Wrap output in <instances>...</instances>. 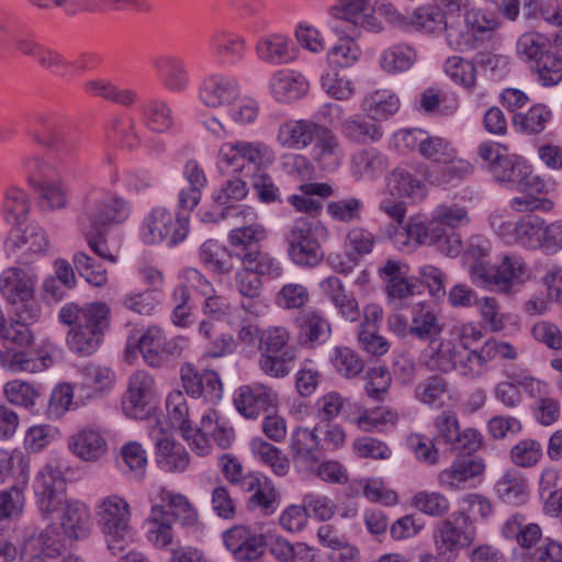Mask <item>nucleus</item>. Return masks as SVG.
<instances>
[{"instance_id": "nucleus-59", "label": "nucleus", "mask_w": 562, "mask_h": 562, "mask_svg": "<svg viewBox=\"0 0 562 562\" xmlns=\"http://www.w3.org/2000/svg\"><path fill=\"white\" fill-rule=\"evenodd\" d=\"M143 119L145 125L156 133H164L172 125L171 109L161 100H149L143 104Z\"/></svg>"}, {"instance_id": "nucleus-46", "label": "nucleus", "mask_w": 562, "mask_h": 562, "mask_svg": "<svg viewBox=\"0 0 562 562\" xmlns=\"http://www.w3.org/2000/svg\"><path fill=\"white\" fill-rule=\"evenodd\" d=\"M72 452L86 461H94L106 452V442L103 436L94 429H86L79 432L69 442Z\"/></svg>"}, {"instance_id": "nucleus-41", "label": "nucleus", "mask_w": 562, "mask_h": 562, "mask_svg": "<svg viewBox=\"0 0 562 562\" xmlns=\"http://www.w3.org/2000/svg\"><path fill=\"white\" fill-rule=\"evenodd\" d=\"M498 497L510 505H522L528 498V483L525 476L515 469L506 471L496 483Z\"/></svg>"}, {"instance_id": "nucleus-58", "label": "nucleus", "mask_w": 562, "mask_h": 562, "mask_svg": "<svg viewBox=\"0 0 562 562\" xmlns=\"http://www.w3.org/2000/svg\"><path fill=\"white\" fill-rule=\"evenodd\" d=\"M448 392L447 380L440 375H431L416 386L415 398L425 405L440 407Z\"/></svg>"}, {"instance_id": "nucleus-13", "label": "nucleus", "mask_w": 562, "mask_h": 562, "mask_svg": "<svg viewBox=\"0 0 562 562\" xmlns=\"http://www.w3.org/2000/svg\"><path fill=\"white\" fill-rule=\"evenodd\" d=\"M248 193L247 182L243 178L234 177L225 186L213 193L212 210L203 214L204 222H218L221 220L252 215L249 207L237 204Z\"/></svg>"}, {"instance_id": "nucleus-3", "label": "nucleus", "mask_w": 562, "mask_h": 562, "mask_svg": "<svg viewBox=\"0 0 562 562\" xmlns=\"http://www.w3.org/2000/svg\"><path fill=\"white\" fill-rule=\"evenodd\" d=\"M327 235V228L319 221L296 218L284 235L289 258L296 266H317L324 258L321 244Z\"/></svg>"}, {"instance_id": "nucleus-50", "label": "nucleus", "mask_w": 562, "mask_h": 562, "mask_svg": "<svg viewBox=\"0 0 562 562\" xmlns=\"http://www.w3.org/2000/svg\"><path fill=\"white\" fill-rule=\"evenodd\" d=\"M159 498L171 508V522L179 520L182 526L191 527L198 521V512L184 495L161 488Z\"/></svg>"}, {"instance_id": "nucleus-1", "label": "nucleus", "mask_w": 562, "mask_h": 562, "mask_svg": "<svg viewBox=\"0 0 562 562\" xmlns=\"http://www.w3.org/2000/svg\"><path fill=\"white\" fill-rule=\"evenodd\" d=\"M60 323L71 326L67 335L69 349L82 357L94 353L101 346L104 333L110 326L111 311L102 302L65 304L59 313Z\"/></svg>"}, {"instance_id": "nucleus-57", "label": "nucleus", "mask_w": 562, "mask_h": 562, "mask_svg": "<svg viewBox=\"0 0 562 562\" xmlns=\"http://www.w3.org/2000/svg\"><path fill=\"white\" fill-rule=\"evenodd\" d=\"M551 119V111L543 104L532 105L526 113H515L513 125L517 131L539 134Z\"/></svg>"}, {"instance_id": "nucleus-27", "label": "nucleus", "mask_w": 562, "mask_h": 562, "mask_svg": "<svg viewBox=\"0 0 562 562\" xmlns=\"http://www.w3.org/2000/svg\"><path fill=\"white\" fill-rule=\"evenodd\" d=\"M313 157L318 166L328 172L337 170L344 159V149L338 137L327 127L318 132L313 147Z\"/></svg>"}, {"instance_id": "nucleus-63", "label": "nucleus", "mask_w": 562, "mask_h": 562, "mask_svg": "<svg viewBox=\"0 0 562 562\" xmlns=\"http://www.w3.org/2000/svg\"><path fill=\"white\" fill-rule=\"evenodd\" d=\"M202 431L210 434V437L222 449H227L234 441L233 427L221 419L218 413L214 409H210L202 416Z\"/></svg>"}, {"instance_id": "nucleus-16", "label": "nucleus", "mask_w": 562, "mask_h": 562, "mask_svg": "<svg viewBox=\"0 0 562 562\" xmlns=\"http://www.w3.org/2000/svg\"><path fill=\"white\" fill-rule=\"evenodd\" d=\"M149 436L155 442L156 462L159 469L169 473L187 470L190 464L188 451L169 436L161 420L155 419L149 428Z\"/></svg>"}, {"instance_id": "nucleus-31", "label": "nucleus", "mask_w": 562, "mask_h": 562, "mask_svg": "<svg viewBox=\"0 0 562 562\" xmlns=\"http://www.w3.org/2000/svg\"><path fill=\"white\" fill-rule=\"evenodd\" d=\"M484 469L485 465L481 459L468 454L456 459L448 469L441 471L438 482L443 487L456 490L461 483L482 474Z\"/></svg>"}, {"instance_id": "nucleus-55", "label": "nucleus", "mask_w": 562, "mask_h": 562, "mask_svg": "<svg viewBox=\"0 0 562 562\" xmlns=\"http://www.w3.org/2000/svg\"><path fill=\"white\" fill-rule=\"evenodd\" d=\"M551 50L549 38L539 32H526L516 43V53L519 58L531 64Z\"/></svg>"}, {"instance_id": "nucleus-54", "label": "nucleus", "mask_w": 562, "mask_h": 562, "mask_svg": "<svg viewBox=\"0 0 562 562\" xmlns=\"http://www.w3.org/2000/svg\"><path fill=\"white\" fill-rule=\"evenodd\" d=\"M530 67L542 87H554L562 81V57L555 52L550 50Z\"/></svg>"}, {"instance_id": "nucleus-14", "label": "nucleus", "mask_w": 562, "mask_h": 562, "mask_svg": "<svg viewBox=\"0 0 562 562\" xmlns=\"http://www.w3.org/2000/svg\"><path fill=\"white\" fill-rule=\"evenodd\" d=\"M76 404L82 405L105 397L114 387L115 372L108 366L89 362L78 368Z\"/></svg>"}, {"instance_id": "nucleus-15", "label": "nucleus", "mask_w": 562, "mask_h": 562, "mask_svg": "<svg viewBox=\"0 0 562 562\" xmlns=\"http://www.w3.org/2000/svg\"><path fill=\"white\" fill-rule=\"evenodd\" d=\"M33 488L38 509L47 518L65 502L66 480L61 467L45 464L36 474Z\"/></svg>"}, {"instance_id": "nucleus-40", "label": "nucleus", "mask_w": 562, "mask_h": 562, "mask_svg": "<svg viewBox=\"0 0 562 562\" xmlns=\"http://www.w3.org/2000/svg\"><path fill=\"white\" fill-rule=\"evenodd\" d=\"M271 93L280 102H291L300 99L307 90L306 81L290 71H277L269 83Z\"/></svg>"}, {"instance_id": "nucleus-53", "label": "nucleus", "mask_w": 562, "mask_h": 562, "mask_svg": "<svg viewBox=\"0 0 562 562\" xmlns=\"http://www.w3.org/2000/svg\"><path fill=\"white\" fill-rule=\"evenodd\" d=\"M46 361L45 358H29L24 351L10 346L0 351L1 366L11 372H40L47 367Z\"/></svg>"}, {"instance_id": "nucleus-29", "label": "nucleus", "mask_w": 562, "mask_h": 562, "mask_svg": "<svg viewBox=\"0 0 562 562\" xmlns=\"http://www.w3.org/2000/svg\"><path fill=\"white\" fill-rule=\"evenodd\" d=\"M322 127L306 120L289 121L280 125L277 139L283 147L303 149L316 138Z\"/></svg>"}, {"instance_id": "nucleus-11", "label": "nucleus", "mask_w": 562, "mask_h": 562, "mask_svg": "<svg viewBox=\"0 0 562 562\" xmlns=\"http://www.w3.org/2000/svg\"><path fill=\"white\" fill-rule=\"evenodd\" d=\"M289 334L283 327H272L259 335V367L272 378H283L290 373L296 356L288 348Z\"/></svg>"}, {"instance_id": "nucleus-45", "label": "nucleus", "mask_w": 562, "mask_h": 562, "mask_svg": "<svg viewBox=\"0 0 562 562\" xmlns=\"http://www.w3.org/2000/svg\"><path fill=\"white\" fill-rule=\"evenodd\" d=\"M544 220L537 214H526L514 224V240L521 247L536 250L541 248Z\"/></svg>"}, {"instance_id": "nucleus-36", "label": "nucleus", "mask_w": 562, "mask_h": 562, "mask_svg": "<svg viewBox=\"0 0 562 562\" xmlns=\"http://www.w3.org/2000/svg\"><path fill=\"white\" fill-rule=\"evenodd\" d=\"M162 85L170 91H183L189 83L188 71L176 56H161L153 61Z\"/></svg>"}, {"instance_id": "nucleus-51", "label": "nucleus", "mask_w": 562, "mask_h": 562, "mask_svg": "<svg viewBox=\"0 0 562 562\" xmlns=\"http://www.w3.org/2000/svg\"><path fill=\"white\" fill-rule=\"evenodd\" d=\"M462 22L464 30L472 37L473 43L477 38H483L484 36L490 37L491 34L498 31L502 26V22L497 15L480 10L467 12Z\"/></svg>"}, {"instance_id": "nucleus-4", "label": "nucleus", "mask_w": 562, "mask_h": 562, "mask_svg": "<svg viewBox=\"0 0 562 562\" xmlns=\"http://www.w3.org/2000/svg\"><path fill=\"white\" fill-rule=\"evenodd\" d=\"M276 160L273 149L263 142L234 140L224 143L218 153L222 172L251 173L269 168Z\"/></svg>"}, {"instance_id": "nucleus-35", "label": "nucleus", "mask_w": 562, "mask_h": 562, "mask_svg": "<svg viewBox=\"0 0 562 562\" xmlns=\"http://www.w3.org/2000/svg\"><path fill=\"white\" fill-rule=\"evenodd\" d=\"M361 108L370 119L385 121L398 111L400 99L392 90L376 89L363 98Z\"/></svg>"}, {"instance_id": "nucleus-26", "label": "nucleus", "mask_w": 562, "mask_h": 562, "mask_svg": "<svg viewBox=\"0 0 562 562\" xmlns=\"http://www.w3.org/2000/svg\"><path fill=\"white\" fill-rule=\"evenodd\" d=\"M14 49L24 56L34 58L44 68H67L69 63L52 48L41 44L31 34L11 37Z\"/></svg>"}, {"instance_id": "nucleus-32", "label": "nucleus", "mask_w": 562, "mask_h": 562, "mask_svg": "<svg viewBox=\"0 0 562 562\" xmlns=\"http://www.w3.org/2000/svg\"><path fill=\"white\" fill-rule=\"evenodd\" d=\"M299 340L303 346L313 348L327 340L330 335L329 323L315 311H305L295 319Z\"/></svg>"}, {"instance_id": "nucleus-42", "label": "nucleus", "mask_w": 562, "mask_h": 562, "mask_svg": "<svg viewBox=\"0 0 562 562\" xmlns=\"http://www.w3.org/2000/svg\"><path fill=\"white\" fill-rule=\"evenodd\" d=\"M265 237L266 229L260 224H251L232 229L228 234V241L233 249L229 250L228 257H236L241 260L239 254L258 250L257 243L265 239Z\"/></svg>"}, {"instance_id": "nucleus-24", "label": "nucleus", "mask_w": 562, "mask_h": 562, "mask_svg": "<svg viewBox=\"0 0 562 562\" xmlns=\"http://www.w3.org/2000/svg\"><path fill=\"white\" fill-rule=\"evenodd\" d=\"M137 347L144 361L153 368L161 367L167 357L178 352V344L168 340L162 329L149 326L137 339Z\"/></svg>"}, {"instance_id": "nucleus-8", "label": "nucleus", "mask_w": 562, "mask_h": 562, "mask_svg": "<svg viewBox=\"0 0 562 562\" xmlns=\"http://www.w3.org/2000/svg\"><path fill=\"white\" fill-rule=\"evenodd\" d=\"M35 277L29 271L11 267L0 276V292L15 306V315L25 321H37L41 307L34 300Z\"/></svg>"}, {"instance_id": "nucleus-22", "label": "nucleus", "mask_w": 562, "mask_h": 562, "mask_svg": "<svg viewBox=\"0 0 562 562\" xmlns=\"http://www.w3.org/2000/svg\"><path fill=\"white\" fill-rule=\"evenodd\" d=\"M130 215L127 203L115 196L105 198L90 204L80 217V225L102 229L111 224H120Z\"/></svg>"}, {"instance_id": "nucleus-30", "label": "nucleus", "mask_w": 562, "mask_h": 562, "mask_svg": "<svg viewBox=\"0 0 562 562\" xmlns=\"http://www.w3.org/2000/svg\"><path fill=\"white\" fill-rule=\"evenodd\" d=\"M61 508L60 526L69 539H85L90 533L89 508L79 501L64 502Z\"/></svg>"}, {"instance_id": "nucleus-62", "label": "nucleus", "mask_w": 562, "mask_h": 562, "mask_svg": "<svg viewBox=\"0 0 562 562\" xmlns=\"http://www.w3.org/2000/svg\"><path fill=\"white\" fill-rule=\"evenodd\" d=\"M487 362L483 346L479 350H459L454 370L464 378L477 379L485 373Z\"/></svg>"}, {"instance_id": "nucleus-38", "label": "nucleus", "mask_w": 562, "mask_h": 562, "mask_svg": "<svg viewBox=\"0 0 562 562\" xmlns=\"http://www.w3.org/2000/svg\"><path fill=\"white\" fill-rule=\"evenodd\" d=\"M442 331V325L434 307L426 303H418L413 308L409 333L423 340H431Z\"/></svg>"}, {"instance_id": "nucleus-18", "label": "nucleus", "mask_w": 562, "mask_h": 562, "mask_svg": "<svg viewBox=\"0 0 562 562\" xmlns=\"http://www.w3.org/2000/svg\"><path fill=\"white\" fill-rule=\"evenodd\" d=\"M48 247V238L42 227L35 224L12 227L5 240V250L19 255L22 263H30L43 255Z\"/></svg>"}, {"instance_id": "nucleus-33", "label": "nucleus", "mask_w": 562, "mask_h": 562, "mask_svg": "<svg viewBox=\"0 0 562 562\" xmlns=\"http://www.w3.org/2000/svg\"><path fill=\"white\" fill-rule=\"evenodd\" d=\"M210 48L212 55L223 65H235L245 53L246 44L240 36L216 31L210 37Z\"/></svg>"}, {"instance_id": "nucleus-2", "label": "nucleus", "mask_w": 562, "mask_h": 562, "mask_svg": "<svg viewBox=\"0 0 562 562\" xmlns=\"http://www.w3.org/2000/svg\"><path fill=\"white\" fill-rule=\"evenodd\" d=\"M469 222L468 212L457 204L438 205L431 221L419 216L409 217L405 226L392 237L394 246L403 252H412L420 245H434L442 239L447 231Z\"/></svg>"}, {"instance_id": "nucleus-19", "label": "nucleus", "mask_w": 562, "mask_h": 562, "mask_svg": "<svg viewBox=\"0 0 562 562\" xmlns=\"http://www.w3.org/2000/svg\"><path fill=\"white\" fill-rule=\"evenodd\" d=\"M319 427L295 428L290 436L289 452L294 465L304 471H314L323 459V447L317 435Z\"/></svg>"}, {"instance_id": "nucleus-60", "label": "nucleus", "mask_w": 562, "mask_h": 562, "mask_svg": "<svg viewBox=\"0 0 562 562\" xmlns=\"http://www.w3.org/2000/svg\"><path fill=\"white\" fill-rule=\"evenodd\" d=\"M226 248H222L221 245L214 239L205 240L199 250L200 261L211 271L217 274H227L233 271V265L231 260L224 259L223 255L227 254Z\"/></svg>"}, {"instance_id": "nucleus-17", "label": "nucleus", "mask_w": 562, "mask_h": 562, "mask_svg": "<svg viewBox=\"0 0 562 562\" xmlns=\"http://www.w3.org/2000/svg\"><path fill=\"white\" fill-rule=\"evenodd\" d=\"M225 548L237 562H261L266 537L246 525H235L222 533Z\"/></svg>"}, {"instance_id": "nucleus-20", "label": "nucleus", "mask_w": 562, "mask_h": 562, "mask_svg": "<svg viewBox=\"0 0 562 562\" xmlns=\"http://www.w3.org/2000/svg\"><path fill=\"white\" fill-rule=\"evenodd\" d=\"M278 402V393L259 382L241 385L234 395L236 409L249 419H256L261 413L277 407Z\"/></svg>"}, {"instance_id": "nucleus-21", "label": "nucleus", "mask_w": 562, "mask_h": 562, "mask_svg": "<svg viewBox=\"0 0 562 562\" xmlns=\"http://www.w3.org/2000/svg\"><path fill=\"white\" fill-rule=\"evenodd\" d=\"M156 396V384L153 375L139 370L128 380V387L123 397V409L132 418H142Z\"/></svg>"}, {"instance_id": "nucleus-52", "label": "nucleus", "mask_w": 562, "mask_h": 562, "mask_svg": "<svg viewBox=\"0 0 562 562\" xmlns=\"http://www.w3.org/2000/svg\"><path fill=\"white\" fill-rule=\"evenodd\" d=\"M416 60L415 49L406 44L393 45L380 56V66L389 74L408 70Z\"/></svg>"}, {"instance_id": "nucleus-12", "label": "nucleus", "mask_w": 562, "mask_h": 562, "mask_svg": "<svg viewBox=\"0 0 562 562\" xmlns=\"http://www.w3.org/2000/svg\"><path fill=\"white\" fill-rule=\"evenodd\" d=\"M436 442H442L451 450L464 454L477 451L482 445V436L474 428L460 429L457 414L443 411L434 418Z\"/></svg>"}, {"instance_id": "nucleus-37", "label": "nucleus", "mask_w": 562, "mask_h": 562, "mask_svg": "<svg viewBox=\"0 0 562 562\" xmlns=\"http://www.w3.org/2000/svg\"><path fill=\"white\" fill-rule=\"evenodd\" d=\"M64 544L54 529H46L26 544L29 562H57Z\"/></svg>"}, {"instance_id": "nucleus-43", "label": "nucleus", "mask_w": 562, "mask_h": 562, "mask_svg": "<svg viewBox=\"0 0 562 562\" xmlns=\"http://www.w3.org/2000/svg\"><path fill=\"white\" fill-rule=\"evenodd\" d=\"M387 167L386 157L375 148H364L351 157V172L356 178H374Z\"/></svg>"}, {"instance_id": "nucleus-7", "label": "nucleus", "mask_w": 562, "mask_h": 562, "mask_svg": "<svg viewBox=\"0 0 562 562\" xmlns=\"http://www.w3.org/2000/svg\"><path fill=\"white\" fill-rule=\"evenodd\" d=\"M331 30L337 35L359 38L362 30L379 32L382 25L373 14L371 0H335L329 8Z\"/></svg>"}, {"instance_id": "nucleus-23", "label": "nucleus", "mask_w": 562, "mask_h": 562, "mask_svg": "<svg viewBox=\"0 0 562 562\" xmlns=\"http://www.w3.org/2000/svg\"><path fill=\"white\" fill-rule=\"evenodd\" d=\"M240 93L237 79L225 75H212L200 87V100L209 108L233 104Z\"/></svg>"}, {"instance_id": "nucleus-61", "label": "nucleus", "mask_w": 562, "mask_h": 562, "mask_svg": "<svg viewBox=\"0 0 562 562\" xmlns=\"http://www.w3.org/2000/svg\"><path fill=\"white\" fill-rule=\"evenodd\" d=\"M166 408L172 427L182 431L184 439H189L188 432L192 430L189 422V407L184 394L179 390L169 393L166 400Z\"/></svg>"}, {"instance_id": "nucleus-10", "label": "nucleus", "mask_w": 562, "mask_h": 562, "mask_svg": "<svg viewBox=\"0 0 562 562\" xmlns=\"http://www.w3.org/2000/svg\"><path fill=\"white\" fill-rule=\"evenodd\" d=\"M95 510L108 549L112 554L122 552L127 543L126 537L130 530L128 503L113 494L102 498Z\"/></svg>"}, {"instance_id": "nucleus-34", "label": "nucleus", "mask_w": 562, "mask_h": 562, "mask_svg": "<svg viewBox=\"0 0 562 562\" xmlns=\"http://www.w3.org/2000/svg\"><path fill=\"white\" fill-rule=\"evenodd\" d=\"M256 54L260 60L272 65L286 64L295 58L289 38L282 34L261 37L256 44Z\"/></svg>"}, {"instance_id": "nucleus-44", "label": "nucleus", "mask_w": 562, "mask_h": 562, "mask_svg": "<svg viewBox=\"0 0 562 562\" xmlns=\"http://www.w3.org/2000/svg\"><path fill=\"white\" fill-rule=\"evenodd\" d=\"M387 189L393 196L420 201L426 195V186L402 168L393 170L387 179Z\"/></svg>"}, {"instance_id": "nucleus-25", "label": "nucleus", "mask_w": 562, "mask_h": 562, "mask_svg": "<svg viewBox=\"0 0 562 562\" xmlns=\"http://www.w3.org/2000/svg\"><path fill=\"white\" fill-rule=\"evenodd\" d=\"M46 134V139L41 137L40 145L48 147L60 166L71 169L81 148L79 135L64 127L59 131L49 128Z\"/></svg>"}, {"instance_id": "nucleus-6", "label": "nucleus", "mask_w": 562, "mask_h": 562, "mask_svg": "<svg viewBox=\"0 0 562 562\" xmlns=\"http://www.w3.org/2000/svg\"><path fill=\"white\" fill-rule=\"evenodd\" d=\"M474 538L472 520L464 512H454L438 521L432 532L436 553L446 562L456 561L460 552L473 543Z\"/></svg>"}, {"instance_id": "nucleus-49", "label": "nucleus", "mask_w": 562, "mask_h": 562, "mask_svg": "<svg viewBox=\"0 0 562 562\" xmlns=\"http://www.w3.org/2000/svg\"><path fill=\"white\" fill-rule=\"evenodd\" d=\"M250 449L252 454L262 463L269 465L274 474L284 476L289 472V459L272 443L260 438H255L250 442Z\"/></svg>"}, {"instance_id": "nucleus-48", "label": "nucleus", "mask_w": 562, "mask_h": 562, "mask_svg": "<svg viewBox=\"0 0 562 562\" xmlns=\"http://www.w3.org/2000/svg\"><path fill=\"white\" fill-rule=\"evenodd\" d=\"M171 224V213L165 207H155L144 220L142 239L146 244H157L168 238V225Z\"/></svg>"}, {"instance_id": "nucleus-64", "label": "nucleus", "mask_w": 562, "mask_h": 562, "mask_svg": "<svg viewBox=\"0 0 562 562\" xmlns=\"http://www.w3.org/2000/svg\"><path fill=\"white\" fill-rule=\"evenodd\" d=\"M527 175V164L517 156L508 153L498 166H494L493 178L501 183H507L515 188L517 182L522 181Z\"/></svg>"}, {"instance_id": "nucleus-39", "label": "nucleus", "mask_w": 562, "mask_h": 562, "mask_svg": "<svg viewBox=\"0 0 562 562\" xmlns=\"http://www.w3.org/2000/svg\"><path fill=\"white\" fill-rule=\"evenodd\" d=\"M147 539L156 548H167L173 539L171 514L162 505H153L147 519Z\"/></svg>"}, {"instance_id": "nucleus-47", "label": "nucleus", "mask_w": 562, "mask_h": 562, "mask_svg": "<svg viewBox=\"0 0 562 562\" xmlns=\"http://www.w3.org/2000/svg\"><path fill=\"white\" fill-rule=\"evenodd\" d=\"M85 91L93 97H100L120 105L128 106L136 101V93L131 89H120L106 79H91L83 86Z\"/></svg>"}, {"instance_id": "nucleus-5", "label": "nucleus", "mask_w": 562, "mask_h": 562, "mask_svg": "<svg viewBox=\"0 0 562 562\" xmlns=\"http://www.w3.org/2000/svg\"><path fill=\"white\" fill-rule=\"evenodd\" d=\"M408 26L427 34L445 32L446 42L453 50L465 52L473 48L472 37L464 30L462 18L449 19L436 5L426 4L417 8L409 16Z\"/></svg>"}, {"instance_id": "nucleus-56", "label": "nucleus", "mask_w": 562, "mask_h": 562, "mask_svg": "<svg viewBox=\"0 0 562 562\" xmlns=\"http://www.w3.org/2000/svg\"><path fill=\"white\" fill-rule=\"evenodd\" d=\"M364 210V202L353 195L329 201L326 212L333 221L349 224L359 222Z\"/></svg>"}, {"instance_id": "nucleus-9", "label": "nucleus", "mask_w": 562, "mask_h": 562, "mask_svg": "<svg viewBox=\"0 0 562 562\" xmlns=\"http://www.w3.org/2000/svg\"><path fill=\"white\" fill-rule=\"evenodd\" d=\"M528 277L524 259L515 254L504 255L499 265H475L472 268V282L491 291L509 293Z\"/></svg>"}, {"instance_id": "nucleus-28", "label": "nucleus", "mask_w": 562, "mask_h": 562, "mask_svg": "<svg viewBox=\"0 0 562 562\" xmlns=\"http://www.w3.org/2000/svg\"><path fill=\"white\" fill-rule=\"evenodd\" d=\"M341 135L355 144L379 142L383 137L382 126L362 114H353L341 121L339 126Z\"/></svg>"}]
</instances>
